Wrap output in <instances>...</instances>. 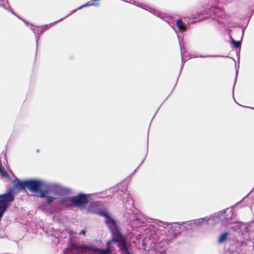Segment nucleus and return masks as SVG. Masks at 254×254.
Returning <instances> with one entry per match:
<instances>
[{
  "label": "nucleus",
  "instance_id": "obj_5",
  "mask_svg": "<svg viewBox=\"0 0 254 254\" xmlns=\"http://www.w3.org/2000/svg\"><path fill=\"white\" fill-rule=\"evenodd\" d=\"M14 196L12 192L3 193L0 195V206H9L14 200Z\"/></svg>",
  "mask_w": 254,
  "mask_h": 254
},
{
  "label": "nucleus",
  "instance_id": "obj_14",
  "mask_svg": "<svg viewBox=\"0 0 254 254\" xmlns=\"http://www.w3.org/2000/svg\"><path fill=\"white\" fill-rule=\"evenodd\" d=\"M69 235L70 237V239H72L74 236V232H73L72 230H69Z\"/></svg>",
  "mask_w": 254,
  "mask_h": 254
},
{
  "label": "nucleus",
  "instance_id": "obj_2",
  "mask_svg": "<svg viewBox=\"0 0 254 254\" xmlns=\"http://www.w3.org/2000/svg\"><path fill=\"white\" fill-rule=\"evenodd\" d=\"M98 214L100 216L105 217L106 219V223L108 225L112 234V238L114 237V235L117 234H121L119 230V227L117 226L116 222L112 219L108 214L107 211L105 209H100Z\"/></svg>",
  "mask_w": 254,
  "mask_h": 254
},
{
  "label": "nucleus",
  "instance_id": "obj_10",
  "mask_svg": "<svg viewBox=\"0 0 254 254\" xmlns=\"http://www.w3.org/2000/svg\"><path fill=\"white\" fill-rule=\"evenodd\" d=\"M232 42L234 47L236 48H239L241 45V43L240 41H236L233 39H232Z\"/></svg>",
  "mask_w": 254,
  "mask_h": 254
},
{
  "label": "nucleus",
  "instance_id": "obj_11",
  "mask_svg": "<svg viewBox=\"0 0 254 254\" xmlns=\"http://www.w3.org/2000/svg\"><path fill=\"white\" fill-rule=\"evenodd\" d=\"M39 192H40V197L43 198L46 196V194L48 193V191L46 190H42L41 189H40V190Z\"/></svg>",
  "mask_w": 254,
  "mask_h": 254
},
{
  "label": "nucleus",
  "instance_id": "obj_1",
  "mask_svg": "<svg viewBox=\"0 0 254 254\" xmlns=\"http://www.w3.org/2000/svg\"><path fill=\"white\" fill-rule=\"evenodd\" d=\"M115 242L118 244V247L123 254H132L128 251L125 237L121 234L114 235V237L107 241L106 249H100L92 245H80L76 243H70L68 248L64 251V254H68L73 251H76L78 254H86L88 253L90 254H111L115 251V248L112 243Z\"/></svg>",
  "mask_w": 254,
  "mask_h": 254
},
{
  "label": "nucleus",
  "instance_id": "obj_15",
  "mask_svg": "<svg viewBox=\"0 0 254 254\" xmlns=\"http://www.w3.org/2000/svg\"><path fill=\"white\" fill-rule=\"evenodd\" d=\"M86 234V231L85 229L81 230L79 233V235L85 236Z\"/></svg>",
  "mask_w": 254,
  "mask_h": 254
},
{
  "label": "nucleus",
  "instance_id": "obj_13",
  "mask_svg": "<svg viewBox=\"0 0 254 254\" xmlns=\"http://www.w3.org/2000/svg\"><path fill=\"white\" fill-rule=\"evenodd\" d=\"M92 5H93V3H92V2H88L87 3H86V4L81 6L80 7H79L78 8V9H80L81 8H82L83 7H87V6H92Z\"/></svg>",
  "mask_w": 254,
  "mask_h": 254
},
{
  "label": "nucleus",
  "instance_id": "obj_7",
  "mask_svg": "<svg viewBox=\"0 0 254 254\" xmlns=\"http://www.w3.org/2000/svg\"><path fill=\"white\" fill-rule=\"evenodd\" d=\"M230 235L229 232H224L221 234L218 238V243L222 244L227 240L228 236Z\"/></svg>",
  "mask_w": 254,
  "mask_h": 254
},
{
  "label": "nucleus",
  "instance_id": "obj_9",
  "mask_svg": "<svg viewBox=\"0 0 254 254\" xmlns=\"http://www.w3.org/2000/svg\"><path fill=\"white\" fill-rule=\"evenodd\" d=\"M0 172L1 175L4 177H7V173L6 172L5 170L2 167L1 164L0 163Z\"/></svg>",
  "mask_w": 254,
  "mask_h": 254
},
{
  "label": "nucleus",
  "instance_id": "obj_6",
  "mask_svg": "<svg viewBox=\"0 0 254 254\" xmlns=\"http://www.w3.org/2000/svg\"><path fill=\"white\" fill-rule=\"evenodd\" d=\"M27 180L24 181H18L14 185V188L19 190L27 188Z\"/></svg>",
  "mask_w": 254,
  "mask_h": 254
},
{
  "label": "nucleus",
  "instance_id": "obj_4",
  "mask_svg": "<svg viewBox=\"0 0 254 254\" xmlns=\"http://www.w3.org/2000/svg\"><path fill=\"white\" fill-rule=\"evenodd\" d=\"M42 182L36 180H28L27 188L32 192H38L40 190Z\"/></svg>",
  "mask_w": 254,
  "mask_h": 254
},
{
  "label": "nucleus",
  "instance_id": "obj_12",
  "mask_svg": "<svg viewBox=\"0 0 254 254\" xmlns=\"http://www.w3.org/2000/svg\"><path fill=\"white\" fill-rule=\"evenodd\" d=\"M54 201V198L52 196H48L47 198V203L49 204L53 202Z\"/></svg>",
  "mask_w": 254,
  "mask_h": 254
},
{
  "label": "nucleus",
  "instance_id": "obj_8",
  "mask_svg": "<svg viewBox=\"0 0 254 254\" xmlns=\"http://www.w3.org/2000/svg\"><path fill=\"white\" fill-rule=\"evenodd\" d=\"M177 26L181 30H185V27L184 23L181 19H179L176 22Z\"/></svg>",
  "mask_w": 254,
  "mask_h": 254
},
{
  "label": "nucleus",
  "instance_id": "obj_3",
  "mask_svg": "<svg viewBox=\"0 0 254 254\" xmlns=\"http://www.w3.org/2000/svg\"><path fill=\"white\" fill-rule=\"evenodd\" d=\"M69 201L72 204L77 206H83L88 201L86 196L83 194H79L77 196L72 197Z\"/></svg>",
  "mask_w": 254,
  "mask_h": 254
}]
</instances>
